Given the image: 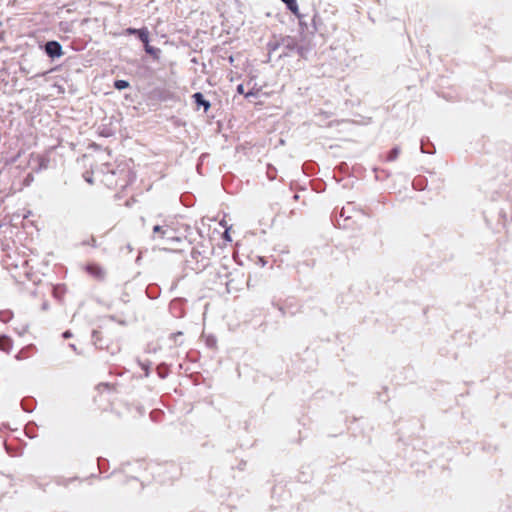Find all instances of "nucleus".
I'll return each mask as SVG.
<instances>
[{"mask_svg": "<svg viewBox=\"0 0 512 512\" xmlns=\"http://www.w3.org/2000/svg\"><path fill=\"white\" fill-rule=\"evenodd\" d=\"M198 237L197 241L194 237V260L196 264L194 266V273L199 274L210 267V256L214 252V247L210 237H205L201 229L196 228Z\"/></svg>", "mask_w": 512, "mask_h": 512, "instance_id": "obj_1", "label": "nucleus"}, {"mask_svg": "<svg viewBox=\"0 0 512 512\" xmlns=\"http://www.w3.org/2000/svg\"><path fill=\"white\" fill-rule=\"evenodd\" d=\"M5 265L17 281L22 282L25 279H32V268L25 256H21L18 253L8 254L5 259Z\"/></svg>", "mask_w": 512, "mask_h": 512, "instance_id": "obj_2", "label": "nucleus"}, {"mask_svg": "<svg viewBox=\"0 0 512 512\" xmlns=\"http://www.w3.org/2000/svg\"><path fill=\"white\" fill-rule=\"evenodd\" d=\"M96 396L94 401L102 411H108L112 408L116 399L117 386L109 383H99L96 386Z\"/></svg>", "mask_w": 512, "mask_h": 512, "instance_id": "obj_3", "label": "nucleus"}, {"mask_svg": "<svg viewBox=\"0 0 512 512\" xmlns=\"http://www.w3.org/2000/svg\"><path fill=\"white\" fill-rule=\"evenodd\" d=\"M209 96H214V94H203L201 92H194V105L197 110H203V112L207 115V117L214 118L213 114H210L209 111L213 108V104L208 98Z\"/></svg>", "mask_w": 512, "mask_h": 512, "instance_id": "obj_4", "label": "nucleus"}, {"mask_svg": "<svg viewBox=\"0 0 512 512\" xmlns=\"http://www.w3.org/2000/svg\"><path fill=\"white\" fill-rule=\"evenodd\" d=\"M297 40L293 36H282L281 39V48H283V52L279 54V58H284L290 56L291 52H294L297 48Z\"/></svg>", "mask_w": 512, "mask_h": 512, "instance_id": "obj_5", "label": "nucleus"}, {"mask_svg": "<svg viewBox=\"0 0 512 512\" xmlns=\"http://www.w3.org/2000/svg\"><path fill=\"white\" fill-rule=\"evenodd\" d=\"M281 1L286 5L287 10H289L293 15H295L298 18L300 26H304L305 25L304 21H303L304 16L299 11L297 0H281Z\"/></svg>", "mask_w": 512, "mask_h": 512, "instance_id": "obj_6", "label": "nucleus"}, {"mask_svg": "<svg viewBox=\"0 0 512 512\" xmlns=\"http://www.w3.org/2000/svg\"><path fill=\"white\" fill-rule=\"evenodd\" d=\"M86 272L97 280H103L105 272L103 268L96 263H89L85 267Z\"/></svg>", "mask_w": 512, "mask_h": 512, "instance_id": "obj_7", "label": "nucleus"}, {"mask_svg": "<svg viewBox=\"0 0 512 512\" xmlns=\"http://www.w3.org/2000/svg\"><path fill=\"white\" fill-rule=\"evenodd\" d=\"M45 51L51 58L60 57L63 54L61 45L56 41L47 42Z\"/></svg>", "mask_w": 512, "mask_h": 512, "instance_id": "obj_8", "label": "nucleus"}, {"mask_svg": "<svg viewBox=\"0 0 512 512\" xmlns=\"http://www.w3.org/2000/svg\"><path fill=\"white\" fill-rule=\"evenodd\" d=\"M281 39H282V35H273L272 38L268 41L267 43V50H268V60L267 62L270 61V58H271V55L272 53H274L275 51H277L279 48H281Z\"/></svg>", "mask_w": 512, "mask_h": 512, "instance_id": "obj_9", "label": "nucleus"}, {"mask_svg": "<svg viewBox=\"0 0 512 512\" xmlns=\"http://www.w3.org/2000/svg\"><path fill=\"white\" fill-rule=\"evenodd\" d=\"M13 347V341L6 335L0 336V350L9 353Z\"/></svg>", "mask_w": 512, "mask_h": 512, "instance_id": "obj_10", "label": "nucleus"}, {"mask_svg": "<svg viewBox=\"0 0 512 512\" xmlns=\"http://www.w3.org/2000/svg\"><path fill=\"white\" fill-rule=\"evenodd\" d=\"M421 152L425 154H434L436 149L433 143L429 141V139H421Z\"/></svg>", "mask_w": 512, "mask_h": 512, "instance_id": "obj_11", "label": "nucleus"}, {"mask_svg": "<svg viewBox=\"0 0 512 512\" xmlns=\"http://www.w3.org/2000/svg\"><path fill=\"white\" fill-rule=\"evenodd\" d=\"M400 147L399 146H394L387 154V158L386 160L389 161V162H392V161H395L399 154H400Z\"/></svg>", "mask_w": 512, "mask_h": 512, "instance_id": "obj_12", "label": "nucleus"}, {"mask_svg": "<svg viewBox=\"0 0 512 512\" xmlns=\"http://www.w3.org/2000/svg\"><path fill=\"white\" fill-rule=\"evenodd\" d=\"M137 36L143 42V44L145 46H147V44L149 43V32H148V30L146 28L139 29V31H137Z\"/></svg>", "mask_w": 512, "mask_h": 512, "instance_id": "obj_13", "label": "nucleus"}, {"mask_svg": "<svg viewBox=\"0 0 512 512\" xmlns=\"http://www.w3.org/2000/svg\"><path fill=\"white\" fill-rule=\"evenodd\" d=\"M114 87L118 90H123L129 87V82L126 80H116Z\"/></svg>", "mask_w": 512, "mask_h": 512, "instance_id": "obj_14", "label": "nucleus"}, {"mask_svg": "<svg viewBox=\"0 0 512 512\" xmlns=\"http://www.w3.org/2000/svg\"><path fill=\"white\" fill-rule=\"evenodd\" d=\"M339 216L344 219V221H347L351 218L349 214H347L346 208L343 207L339 213Z\"/></svg>", "mask_w": 512, "mask_h": 512, "instance_id": "obj_15", "label": "nucleus"}, {"mask_svg": "<svg viewBox=\"0 0 512 512\" xmlns=\"http://www.w3.org/2000/svg\"><path fill=\"white\" fill-rule=\"evenodd\" d=\"M294 52H296L300 57H303L305 53V48L297 44V48L295 49Z\"/></svg>", "mask_w": 512, "mask_h": 512, "instance_id": "obj_16", "label": "nucleus"}, {"mask_svg": "<svg viewBox=\"0 0 512 512\" xmlns=\"http://www.w3.org/2000/svg\"><path fill=\"white\" fill-rule=\"evenodd\" d=\"M236 92L240 95H244L245 96V90H244V85L243 84H238L237 87H236Z\"/></svg>", "mask_w": 512, "mask_h": 512, "instance_id": "obj_17", "label": "nucleus"}, {"mask_svg": "<svg viewBox=\"0 0 512 512\" xmlns=\"http://www.w3.org/2000/svg\"><path fill=\"white\" fill-rule=\"evenodd\" d=\"M9 317H10L9 313H6V312L0 313V320L3 322H6L9 319Z\"/></svg>", "mask_w": 512, "mask_h": 512, "instance_id": "obj_18", "label": "nucleus"}, {"mask_svg": "<svg viewBox=\"0 0 512 512\" xmlns=\"http://www.w3.org/2000/svg\"><path fill=\"white\" fill-rule=\"evenodd\" d=\"M204 157H205L204 155H202L200 157V160H199V162L197 163V166H196V169H197L198 173H200V174H202L201 167H202V163H203V158Z\"/></svg>", "mask_w": 512, "mask_h": 512, "instance_id": "obj_19", "label": "nucleus"}, {"mask_svg": "<svg viewBox=\"0 0 512 512\" xmlns=\"http://www.w3.org/2000/svg\"><path fill=\"white\" fill-rule=\"evenodd\" d=\"M145 51L148 53V54H151V55H154L155 54V50L153 47H151L149 45V43L147 44V46H145Z\"/></svg>", "mask_w": 512, "mask_h": 512, "instance_id": "obj_20", "label": "nucleus"}, {"mask_svg": "<svg viewBox=\"0 0 512 512\" xmlns=\"http://www.w3.org/2000/svg\"><path fill=\"white\" fill-rule=\"evenodd\" d=\"M215 344H216V339H215L214 337H209V338L207 339V345H208L209 347H213Z\"/></svg>", "mask_w": 512, "mask_h": 512, "instance_id": "obj_21", "label": "nucleus"}, {"mask_svg": "<svg viewBox=\"0 0 512 512\" xmlns=\"http://www.w3.org/2000/svg\"><path fill=\"white\" fill-rule=\"evenodd\" d=\"M84 179L89 183V184H93L94 181L92 179V176L87 172L84 174Z\"/></svg>", "mask_w": 512, "mask_h": 512, "instance_id": "obj_22", "label": "nucleus"}, {"mask_svg": "<svg viewBox=\"0 0 512 512\" xmlns=\"http://www.w3.org/2000/svg\"><path fill=\"white\" fill-rule=\"evenodd\" d=\"M223 239L227 240V241H232L231 237H230V234H229V230L226 229L223 233Z\"/></svg>", "mask_w": 512, "mask_h": 512, "instance_id": "obj_23", "label": "nucleus"}, {"mask_svg": "<svg viewBox=\"0 0 512 512\" xmlns=\"http://www.w3.org/2000/svg\"><path fill=\"white\" fill-rule=\"evenodd\" d=\"M137 31H139V29H135V28H128L126 30V33L131 35V34H136L137 35Z\"/></svg>", "mask_w": 512, "mask_h": 512, "instance_id": "obj_24", "label": "nucleus"}, {"mask_svg": "<svg viewBox=\"0 0 512 512\" xmlns=\"http://www.w3.org/2000/svg\"><path fill=\"white\" fill-rule=\"evenodd\" d=\"M153 231L154 233H163L162 227L159 225L154 226Z\"/></svg>", "mask_w": 512, "mask_h": 512, "instance_id": "obj_25", "label": "nucleus"}, {"mask_svg": "<svg viewBox=\"0 0 512 512\" xmlns=\"http://www.w3.org/2000/svg\"><path fill=\"white\" fill-rule=\"evenodd\" d=\"M93 339H94L95 343H97L98 341H100V338H99V332H97V331H94V332H93Z\"/></svg>", "mask_w": 512, "mask_h": 512, "instance_id": "obj_26", "label": "nucleus"}, {"mask_svg": "<svg viewBox=\"0 0 512 512\" xmlns=\"http://www.w3.org/2000/svg\"><path fill=\"white\" fill-rule=\"evenodd\" d=\"M253 96H256V93L253 90H250L245 94V98H250Z\"/></svg>", "mask_w": 512, "mask_h": 512, "instance_id": "obj_27", "label": "nucleus"}, {"mask_svg": "<svg viewBox=\"0 0 512 512\" xmlns=\"http://www.w3.org/2000/svg\"><path fill=\"white\" fill-rule=\"evenodd\" d=\"M318 29L316 27V15H314L313 17V31H311V33H314L316 32Z\"/></svg>", "mask_w": 512, "mask_h": 512, "instance_id": "obj_28", "label": "nucleus"}, {"mask_svg": "<svg viewBox=\"0 0 512 512\" xmlns=\"http://www.w3.org/2000/svg\"><path fill=\"white\" fill-rule=\"evenodd\" d=\"M193 381H194V386L198 385V374L194 372V378H193Z\"/></svg>", "mask_w": 512, "mask_h": 512, "instance_id": "obj_29", "label": "nucleus"}, {"mask_svg": "<svg viewBox=\"0 0 512 512\" xmlns=\"http://www.w3.org/2000/svg\"><path fill=\"white\" fill-rule=\"evenodd\" d=\"M228 61L231 65H234V57L232 55L228 57Z\"/></svg>", "mask_w": 512, "mask_h": 512, "instance_id": "obj_30", "label": "nucleus"}, {"mask_svg": "<svg viewBox=\"0 0 512 512\" xmlns=\"http://www.w3.org/2000/svg\"><path fill=\"white\" fill-rule=\"evenodd\" d=\"M279 311L282 313V315L285 314L283 307L279 306Z\"/></svg>", "mask_w": 512, "mask_h": 512, "instance_id": "obj_31", "label": "nucleus"}]
</instances>
